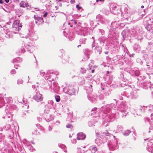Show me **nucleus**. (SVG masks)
I'll return each instance as SVG.
<instances>
[{"label":"nucleus","instance_id":"1","mask_svg":"<svg viewBox=\"0 0 153 153\" xmlns=\"http://www.w3.org/2000/svg\"><path fill=\"white\" fill-rule=\"evenodd\" d=\"M43 98L42 95L40 93L36 94L34 96V99L37 102L41 101Z\"/></svg>","mask_w":153,"mask_h":153},{"label":"nucleus","instance_id":"2","mask_svg":"<svg viewBox=\"0 0 153 153\" xmlns=\"http://www.w3.org/2000/svg\"><path fill=\"white\" fill-rule=\"evenodd\" d=\"M85 138V135L82 132H79L77 134V139L78 140H84Z\"/></svg>","mask_w":153,"mask_h":153},{"label":"nucleus","instance_id":"3","mask_svg":"<svg viewBox=\"0 0 153 153\" xmlns=\"http://www.w3.org/2000/svg\"><path fill=\"white\" fill-rule=\"evenodd\" d=\"M20 5L21 7L25 8L27 7L28 6V4L27 3L22 1L20 3Z\"/></svg>","mask_w":153,"mask_h":153},{"label":"nucleus","instance_id":"4","mask_svg":"<svg viewBox=\"0 0 153 153\" xmlns=\"http://www.w3.org/2000/svg\"><path fill=\"white\" fill-rule=\"evenodd\" d=\"M19 24V21H16L13 24V28L16 29H18V25Z\"/></svg>","mask_w":153,"mask_h":153},{"label":"nucleus","instance_id":"5","mask_svg":"<svg viewBox=\"0 0 153 153\" xmlns=\"http://www.w3.org/2000/svg\"><path fill=\"white\" fill-rule=\"evenodd\" d=\"M97 151V149L96 147L94 146L92 148L91 151L92 153H95Z\"/></svg>","mask_w":153,"mask_h":153},{"label":"nucleus","instance_id":"6","mask_svg":"<svg viewBox=\"0 0 153 153\" xmlns=\"http://www.w3.org/2000/svg\"><path fill=\"white\" fill-rule=\"evenodd\" d=\"M55 99L56 102H59L60 101V99L59 96L57 95L55 96Z\"/></svg>","mask_w":153,"mask_h":153},{"label":"nucleus","instance_id":"7","mask_svg":"<svg viewBox=\"0 0 153 153\" xmlns=\"http://www.w3.org/2000/svg\"><path fill=\"white\" fill-rule=\"evenodd\" d=\"M18 30H19V29H20V28L21 27H22V25L19 22V24H18Z\"/></svg>","mask_w":153,"mask_h":153},{"label":"nucleus","instance_id":"8","mask_svg":"<svg viewBox=\"0 0 153 153\" xmlns=\"http://www.w3.org/2000/svg\"><path fill=\"white\" fill-rule=\"evenodd\" d=\"M76 7L77 8L78 10H80L82 8V7L79 6V5L78 4L76 5Z\"/></svg>","mask_w":153,"mask_h":153},{"label":"nucleus","instance_id":"9","mask_svg":"<svg viewBox=\"0 0 153 153\" xmlns=\"http://www.w3.org/2000/svg\"><path fill=\"white\" fill-rule=\"evenodd\" d=\"M72 126L70 124H68L66 126V127L67 128H71Z\"/></svg>","mask_w":153,"mask_h":153},{"label":"nucleus","instance_id":"10","mask_svg":"<svg viewBox=\"0 0 153 153\" xmlns=\"http://www.w3.org/2000/svg\"><path fill=\"white\" fill-rule=\"evenodd\" d=\"M70 2L71 4H74L75 3V0H71Z\"/></svg>","mask_w":153,"mask_h":153},{"label":"nucleus","instance_id":"11","mask_svg":"<svg viewBox=\"0 0 153 153\" xmlns=\"http://www.w3.org/2000/svg\"><path fill=\"white\" fill-rule=\"evenodd\" d=\"M47 14H48V13H45L44 15H43V17H46L47 15Z\"/></svg>","mask_w":153,"mask_h":153},{"label":"nucleus","instance_id":"12","mask_svg":"<svg viewBox=\"0 0 153 153\" xmlns=\"http://www.w3.org/2000/svg\"><path fill=\"white\" fill-rule=\"evenodd\" d=\"M97 108H94L93 109H92L91 111H96L97 110Z\"/></svg>","mask_w":153,"mask_h":153},{"label":"nucleus","instance_id":"13","mask_svg":"<svg viewBox=\"0 0 153 153\" xmlns=\"http://www.w3.org/2000/svg\"><path fill=\"white\" fill-rule=\"evenodd\" d=\"M4 2L2 0H0V3L1 4H3V3Z\"/></svg>","mask_w":153,"mask_h":153},{"label":"nucleus","instance_id":"14","mask_svg":"<svg viewBox=\"0 0 153 153\" xmlns=\"http://www.w3.org/2000/svg\"><path fill=\"white\" fill-rule=\"evenodd\" d=\"M71 21H74V22H75V24H77V22H76V21H75V20H73H73H71Z\"/></svg>","mask_w":153,"mask_h":153},{"label":"nucleus","instance_id":"15","mask_svg":"<svg viewBox=\"0 0 153 153\" xmlns=\"http://www.w3.org/2000/svg\"><path fill=\"white\" fill-rule=\"evenodd\" d=\"M5 1L6 3H8L9 1V0H5Z\"/></svg>","mask_w":153,"mask_h":153},{"label":"nucleus","instance_id":"16","mask_svg":"<svg viewBox=\"0 0 153 153\" xmlns=\"http://www.w3.org/2000/svg\"><path fill=\"white\" fill-rule=\"evenodd\" d=\"M34 18L35 19H37V17H36L35 16H34Z\"/></svg>","mask_w":153,"mask_h":153},{"label":"nucleus","instance_id":"17","mask_svg":"<svg viewBox=\"0 0 153 153\" xmlns=\"http://www.w3.org/2000/svg\"><path fill=\"white\" fill-rule=\"evenodd\" d=\"M69 137L71 138V137H72L71 135V134H69Z\"/></svg>","mask_w":153,"mask_h":153},{"label":"nucleus","instance_id":"18","mask_svg":"<svg viewBox=\"0 0 153 153\" xmlns=\"http://www.w3.org/2000/svg\"><path fill=\"white\" fill-rule=\"evenodd\" d=\"M107 74H108L109 73V72L108 71H107Z\"/></svg>","mask_w":153,"mask_h":153},{"label":"nucleus","instance_id":"19","mask_svg":"<svg viewBox=\"0 0 153 153\" xmlns=\"http://www.w3.org/2000/svg\"><path fill=\"white\" fill-rule=\"evenodd\" d=\"M141 7L142 8H143L144 7V6H143V5L142 6H141Z\"/></svg>","mask_w":153,"mask_h":153},{"label":"nucleus","instance_id":"20","mask_svg":"<svg viewBox=\"0 0 153 153\" xmlns=\"http://www.w3.org/2000/svg\"><path fill=\"white\" fill-rule=\"evenodd\" d=\"M94 70H92V73H94Z\"/></svg>","mask_w":153,"mask_h":153},{"label":"nucleus","instance_id":"21","mask_svg":"<svg viewBox=\"0 0 153 153\" xmlns=\"http://www.w3.org/2000/svg\"><path fill=\"white\" fill-rule=\"evenodd\" d=\"M139 15H143L144 14H141L140 13H139Z\"/></svg>","mask_w":153,"mask_h":153},{"label":"nucleus","instance_id":"22","mask_svg":"<svg viewBox=\"0 0 153 153\" xmlns=\"http://www.w3.org/2000/svg\"><path fill=\"white\" fill-rule=\"evenodd\" d=\"M90 86H91V88H92V87H93L92 85H90Z\"/></svg>","mask_w":153,"mask_h":153},{"label":"nucleus","instance_id":"23","mask_svg":"<svg viewBox=\"0 0 153 153\" xmlns=\"http://www.w3.org/2000/svg\"><path fill=\"white\" fill-rule=\"evenodd\" d=\"M96 0V2H98L99 1V0Z\"/></svg>","mask_w":153,"mask_h":153},{"label":"nucleus","instance_id":"24","mask_svg":"<svg viewBox=\"0 0 153 153\" xmlns=\"http://www.w3.org/2000/svg\"><path fill=\"white\" fill-rule=\"evenodd\" d=\"M99 1H102V0H99Z\"/></svg>","mask_w":153,"mask_h":153},{"label":"nucleus","instance_id":"25","mask_svg":"<svg viewBox=\"0 0 153 153\" xmlns=\"http://www.w3.org/2000/svg\"><path fill=\"white\" fill-rule=\"evenodd\" d=\"M114 8H117V6H114Z\"/></svg>","mask_w":153,"mask_h":153},{"label":"nucleus","instance_id":"26","mask_svg":"<svg viewBox=\"0 0 153 153\" xmlns=\"http://www.w3.org/2000/svg\"><path fill=\"white\" fill-rule=\"evenodd\" d=\"M79 46H81V45H78V46H77V47H79Z\"/></svg>","mask_w":153,"mask_h":153},{"label":"nucleus","instance_id":"27","mask_svg":"<svg viewBox=\"0 0 153 153\" xmlns=\"http://www.w3.org/2000/svg\"><path fill=\"white\" fill-rule=\"evenodd\" d=\"M70 26H71V27H73V25H71Z\"/></svg>","mask_w":153,"mask_h":153}]
</instances>
